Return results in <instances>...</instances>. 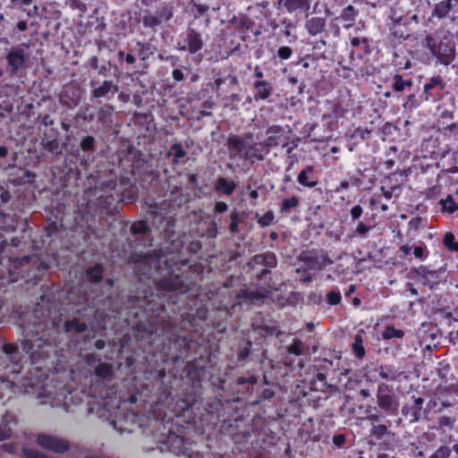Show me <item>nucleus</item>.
I'll list each match as a JSON object with an SVG mask.
<instances>
[{"mask_svg":"<svg viewBox=\"0 0 458 458\" xmlns=\"http://www.w3.org/2000/svg\"><path fill=\"white\" fill-rule=\"evenodd\" d=\"M168 295L167 303L161 304L157 309V314L150 316L146 320L139 319L133 327L136 332V337L140 341L151 342L153 336H161L172 335L174 336L173 347L176 350L172 359L175 361L180 359L190 357L191 350L196 349L198 344L196 341L189 340L184 336L176 335L182 328V322L188 320L195 324L196 317L200 320L207 318L208 310L198 308L195 313L191 304L188 302V292L181 293L177 292H164Z\"/></svg>","mask_w":458,"mask_h":458,"instance_id":"obj_3","label":"nucleus"},{"mask_svg":"<svg viewBox=\"0 0 458 458\" xmlns=\"http://www.w3.org/2000/svg\"><path fill=\"white\" fill-rule=\"evenodd\" d=\"M174 15V4L173 1H162L155 10L150 8L140 9L139 22L146 30L156 32L163 22L170 21Z\"/></svg>","mask_w":458,"mask_h":458,"instance_id":"obj_8","label":"nucleus"},{"mask_svg":"<svg viewBox=\"0 0 458 458\" xmlns=\"http://www.w3.org/2000/svg\"><path fill=\"white\" fill-rule=\"evenodd\" d=\"M391 431L385 424H377L371 427L369 434V444L370 445L390 446Z\"/></svg>","mask_w":458,"mask_h":458,"instance_id":"obj_30","label":"nucleus"},{"mask_svg":"<svg viewBox=\"0 0 458 458\" xmlns=\"http://www.w3.org/2000/svg\"><path fill=\"white\" fill-rule=\"evenodd\" d=\"M362 334L363 330L361 329L354 335V341L352 344V351L354 356L359 360H362L366 355Z\"/></svg>","mask_w":458,"mask_h":458,"instance_id":"obj_53","label":"nucleus"},{"mask_svg":"<svg viewBox=\"0 0 458 458\" xmlns=\"http://www.w3.org/2000/svg\"><path fill=\"white\" fill-rule=\"evenodd\" d=\"M23 339L21 341L22 352L15 344H5L4 352L10 361L15 365L20 364L24 354H28L33 364H38L48 357L49 350L52 348L49 344L42 340L39 335L46 328L43 322L27 324L21 327Z\"/></svg>","mask_w":458,"mask_h":458,"instance_id":"obj_4","label":"nucleus"},{"mask_svg":"<svg viewBox=\"0 0 458 458\" xmlns=\"http://www.w3.org/2000/svg\"><path fill=\"white\" fill-rule=\"evenodd\" d=\"M169 450L175 455H184L191 458L190 454V440L176 434H169L166 439Z\"/></svg>","mask_w":458,"mask_h":458,"instance_id":"obj_32","label":"nucleus"},{"mask_svg":"<svg viewBox=\"0 0 458 458\" xmlns=\"http://www.w3.org/2000/svg\"><path fill=\"white\" fill-rule=\"evenodd\" d=\"M175 224V218L168 220V227L161 232L159 249L152 254L140 256L136 271L148 278L153 276L154 271H160L164 276L157 282L159 291H179L183 293L196 286L199 274L189 265L187 257H184L188 235L184 233H176Z\"/></svg>","mask_w":458,"mask_h":458,"instance_id":"obj_1","label":"nucleus"},{"mask_svg":"<svg viewBox=\"0 0 458 458\" xmlns=\"http://www.w3.org/2000/svg\"><path fill=\"white\" fill-rule=\"evenodd\" d=\"M278 266V259L275 252L267 250L253 255L246 263L247 272L251 275L261 289L268 293L273 288V269Z\"/></svg>","mask_w":458,"mask_h":458,"instance_id":"obj_5","label":"nucleus"},{"mask_svg":"<svg viewBox=\"0 0 458 458\" xmlns=\"http://www.w3.org/2000/svg\"><path fill=\"white\" fill-rule=\"evenodd\" d=\"M405 332L402 329L395 328L393 325H387L381 335L385 341H390L393 339H403Z\"/></svg>","mask_w":458,"mask_h":458,"instance_id":"obj_56","label":"nucleus"},{"mask_svg":"<svg viewBox=\"0 0 458 458\" xmlns=\"http://www.w3.org/2000/svg\"><path fill=\"white\" fill-rule=\"evenodd\" d=\"M38 258L35 255H27L23 257H16L10 259V267L8 268V274L10 281L15 282L18 278L25 277L29 276L30 267L33 264L36 265Z\"/></svg>","mask_w":458,"mask_h":458,"instance_id":"obj_22","label":"nucleus"},{"mask_svg":"<svg viewBox=\"0 0 458 458\" xmlns=\"http://www.w3.org/2000/svg\"><path fill=\"white\" fill-rule=\"evenodd\" d=\"M186 155L187 153L184 150L182 144L180 142L174 143L166 154L168 157H173V165H179L182 162V159H183L186 157Z\"/></svg>","mask_w":458,"mask_h":458,"instance_id":"obj_51","label":"nucleus"},{"mask_svg":"<svg viewBox=\"0 0 458 458\" xmlns=\"http://www.w3.org/2000/svg\"><path fill=\"white\" fill-rule=\"evenodd\" d=\"M28 47L26 44H21L8 50L5 60L7 63L6 72L10 77H21L22 72L28 68L30 57V54L26 51Z\"/></svg>","mask_w":458,"mask_h":458,"instance_id":"obj_10","label":"nucleus"},{"mask_svg":"<svg viewBox=\"0 0 458 458\" xmlns=\"http://www.w3.org/2000/svg\"><path fill=\"white\" fill-rule=\"evenodd\" d=\"M267 292L261 291H251L248 288H241L235 294V303L233 307L236 305L242 306L244 304H251L256 305L259 303H262L264 299L267 297Z\"/></svg>","mask_w":458,"mask_h":458,"instance_id":"obj_28","label":"nucleus"},{"mask_svg":"<svg viewBox=\"0 0 458 458\" xmlns=\"http://www.w3.org/2000/svg\"><path fill=\"white\" fill-rule=\"evenodd\" d=\"M228 23L233 25L242 33L252 30L255 25V21L248 14L242 13L237 15H233V17L228 21Z\"/></svg>","mask_w":458,"mask_h":458,"instance_id":"obj_40","label":"nucleus"},{"mask_svg":"<svg viewBox=\"0 0 458 458\" xmlns=\"http://www.w3.org/2000/svg\"><path fill=\"white\" fill-rule=\"evenodd\" d=\"M351 46L359 49L362 54L369 55L371 52L369 40L367 38H360L354 37L351 38Z\"/></svg>","mask_w":458,"mask_h":458,"instance_id":"obj_62","label":"nucleus"},{"mask_svg":"<svg viewBox=\"0 0 458 458\" xmlns=\"http://www.w3.org/2000/svg\"><path fill=\"white\" fill-rule=\"evenodd\" d=\"M136 178L150 187L158 196L165 195L167 190L166 185L168 182L166 181L162 182L159 171L153 168V165L149 160L147 161V165H144V168L140 169L135 175Z\"/></svg>","mask_w":458,"mask_h":458,"instance_id":"obj_16","label":"nucleus"},{"mask_svg":"<svg viewBox=\"0 0 458 458\" xmlns=\"http://www.w3.org/2000/svg\"><path fill=\"white\" fill-rule=\"evenodd\" d=\"M149 302L148 301L147 296H139V295H128L126 300V304L128 307L132 309H145L146 305Z\"/></svg>","mask_w":458,"mask_h":458,"instance_id":"obj_61","label":"nucleus"},{"mask_svg":"<svg viewBox=\"0 0 458 458\" xmlns=\"http://www.w3.org/2000/svg\"><path fill=\"white\" fill-rule=\"evenodd\" d=\"M448 277L446 264L438 268L431 266L420 265L413 267L410 270V278L415 280L430 292L440 291L446 284Z\"/></svg>","mask_w":458,"mask_h":458,"instance_id":"obj_7","label":"nucleus"},{"mask_svg":"<svg viewBox=\"0 0 458 458\" xmlns=\"http://www.w3.org/2000/svg\"><path fill=\"white\" fill-rule=\"evenodd\" d=\"M151 218H152V225L157 227V228H159L161 226L164 225V228H167V222L170 218H174V216H165L162 214V212L160 210H158V208H155L152 212H151Z\"/></svg>","mask_w":458,"mask_h":458,"instance_id":"obj_57","label":"nucleus"},{"mask_svg":"<svg viewBox=\"0 0 458 458\" xmlns=\"http://www.w3.org/2000/svg\"><path fill=\"white\" fill-rule=\"evenodd\" d=\"M7 172L8 182L13 186H21L35 182L36 174L26 167L8 163L3 169Z\"/></svg>","mask_w":458,"mask_h":458,"instance_id":"obj_21","label":"nucleus"},{"mask_svg":"<svg viewBox=\"0 0 458 458\" xmlns=\"http://www.w3.org/2000/svg\"><path fill=\"white\" fill-rule=\"evenodd\" d=\"M402 17L393 19L392 22L388 24L391 36L396 39H407L410 34L405 29V24H402Z\"/></svg>","mask_w":458,"mask_h":458,"instance_id":"obj_48","label":"nucleus"},{"mask_svg":"<svg viewBox=\"0 0 458 458\" xmlns=\"http://www.w3.org/2000/svg\"><path fill=\"white\" fill-rule=\"evenodd\" d=\"M413 81L411 79H404L403 75L396 73L392 78V89L397 93L407 92L408 100L412 101L415 98L412 92Z\"/></svg>","mask_w":458,"mask_h":458,"instance_id":"obj_34","label":"nucleus"},{"mask_svg":"<svg viewBox=\"0 0 458 458\" xmlns=\"http://www.w3.org/2000/svg\"><path fill=\"white\" fill-rule=\"evenodd\" d=\"M43 101H45V98H41L36 101V103H34V101L28 102L21 98V102L17 106V110L19 114L24 116L28 121L35 122L37 115L38 114L37 108L41 106Z\"/></svg>","mask_w":458,"mask_h":458,"instance_id":"obj_36","label":"nucleus"},{"mask_svg":"<svg viewBox=\"0 0 458 458\" xmlns=\"http://www.w3.org/2000/svg\"><path fill=\"white\" fill-rule=\"evenodd\" d=\"M446 88L447 84L444 78L440 75H434L426 80L421 98L427 102H438L448 94Z\"/></svg>","mask_w":458,"mask_h":458,"instance_id":"obj_18","label":"nucleus"},{"mask_svg":"<svg viewBox=\"0 0 458 458\" xmlns=\"http://www.w3.org/2000/svg\"><path fill=\"white\" fill-rule=\"evenodd\" d=\"M297 182L302 187L312 189L318 184L316 169L314 165H308L297 175Z\"/></svg>","mask_w":458,"mask_h":458,"instance_id":"obj_35","label":"nucleus"},{"mask_svg":"<svg viewBox=\"0 0 458 458\" xmlns=\"http://www.w3.org/2000/svg\"><path fill=\"white\" fill-rule=\"evenodd\" d=\"M8 8L16 9L18 11L23 12L26 13L28 18H32L38 16V6L34 4L31 9L25 8L21 5V0H10V4H8Z\"/></svg>","mask_w":458,"mask_h":458,"instance_id":"obj_54","label":"nucleus"},{"mask_svg":"<svg viewBox=\"0 0 458 458\" xmlns=\"http://www.w3.org/2000/svg\"><path fill=\"white\" fill-rule=\"evenodd\" d=\"M104 272L105 268L101 263L89 266L85 270L86 280L92 284H98L103 280Z\"/></svg>","mask_w":458,"mask_h":458,"instance_id":"obj_44","label":"nucleus"},{"mask_svg":"<svg viewBox=\"0 0 458 458\" xmlns=\"http://www.w3.org/2000/svg\"><path fill=\"white\" fill-rule=\"evenodd\" d=\"M443 245L452 252H458V242L452 232H447L443 237Z\"/></svg>","mask_w":458,"mask_h":458,"instance_id":"obj_64","label":"nucleus"},{"mask_svg":"<svg viewBox=\"0 0 458 458\" xmlns=\"http://www.w3.org/2000/svg\"><path fill=\"white\" fill-rule=\"evenodd\" d=\"M270 152L269 147L263 141L252 142L244 149L242 157L245 160L254 163L255 161H264L267 155Z\"/></svg>","mask_w":458,"mask_h":458,"instance_id":"obj_31","label":"nucleus"},{"mask_svg":"<svg viewBox=\"0 0 458 458\" xmlns=\"http://www.w3.org/2000/svg\"><path fill=\"white\" fill-rule=\"evenodd\" d=\"M13 199V196L8 189V186H4L0 183V220L4 218L6 214L3 207L9 204Z\"/></svg>","mask_w":458,"mask_h":458,"instance_id":"obj_59","label":"nucleus"},{"mask_svg":"<svg viewBox=\"0 0 458 458\" xmlns=\"http://www.w3.org/2000/svg\"><path fill=\"white\" fill-rule=\"evenodd\" d=\"M426 39L432 55L438 59L440 64L448 65L454 60L455 47L451 40L444 39L437 45L431 37H427Z\"/></svg>","mask_w":458,"mask_h":458,"instance_id":"obj_20","label":"nucleus"},{"mask_svg":"<svg viewBox=\"0 0 458 458\" xmlns=\"http://www.w3.org/2000/svg\"><path fill=\"white\" fill-rule=\"evenodd\" d=\"M424 402L423 397L412 395L411 401L403 405L401 410L402 415L409 423L418 422L422 417L427 418L428 411L427 409L423 410Z\"/></svg>","mask_w":458,"mask_h":458,"instance_id":"obj_24","label":"nucleus"},{"mask_svg":"<svg viewBox=\"0 0 458 458\" xmlns=\"http://www.w3.org/2000/svg\"><path fill=\"white\" fill-rule=\"evenodd\" d=\"M253 329L254 331L259 330L260 334H265L267 335H276V337H279L284 333L279 329V327L276 324L274 325H267V324H260L259 326H255L254 324Z\"/></svg>","mask_w":458,"mask_h":458,"instance_id":"obj_58","label":"nucleus"},{"mask_svg":"<svg viewBox=\"0 0 458 458\" xmlns=\"http://www.w3.org/2000/svg\"><path fill=\"white\" fill-rule=\"evenodd\" d=\"M52 327L57 333H64L72 342H79L80 338H84L88 331V325L80 318L73 317L63 321L62 318H55L52 321Z\"/></svg>","mask_w":458,"mask_h":458,"instance_id":"obj_12","label":"nucleus"},{"mask_svg":"<svg viewBox=\"0 0 458 458\" xmlns=\"http://www.w3.org/2000/svg\"><path fill=\"white\" fill-rule=\"evenodd\" d=\"M257 386L258 377L253 374H247L233 380L226 391L235 401H245L253 394Z\"/></svg>","mask_w":458,"mask_h":458,"instance_id":"obj_11","label":"nucleus"},{"mask_svg":"<svg viewBox=\"0 0 458 458\" xmlns=\"http://www.w3.org/2000/svg\"><path fill=\"white\" fill-rule=\"evenodd\" d=\"M286 128L287 130L278 124H272L267 126L266 130L267 139L264 140V142L267 147H269V148H276L279 146L283 140H289L287 134L292 132V129L288 125Z\"/></svg>","mask_w":458,"mask_h":458,"instance_id":"obj_26","label":"nucleus"},{"mask_svg":"<svg viewBox=\"0 0 458 458\" xmlns=\"http://www.w3.org/2000/svg\"><path fill=\"white\" fill-rule=\"evenodd\" d=\"M182 42L183 45L178 42L176 48L180 51L188 52L190 55H193L195 62L200 63L204 58L200 51L205 46L201 32L189 25L182 38Z\"/></svg>","mask_w":458,"mask_h":458,"instance_id":"obj_13","label":"nucleus"},{"mask_svg":"<svg viewBox=\"0 0 458 458\" xmlns=\"http://www.w3.org/2000/svg\"><path fill=\"white\" fill-rule=\"evenodd\" d=\"M305 30L310 36H317L326 30L327 19L325 17L314 16L309 18V13H305Z\"/></svg>","mask_w":458,"mask_h":458,"instance_id":"obj_39","label":"nucleus"},{"mask_svg":"<svg viewBox=\"0 0 458 458\" xmlns=\"http://www.w3.org/2000/svg\"><path fill=\"white\" fill-rule=\"evenodd\" d=\"M327 43L325 39H319L313 43V54L312 55H307L305 56V59H311L313 61H317L320 58L326 59L325 53L327 51Z\"/></svg>","mask_w":458,"mask_h":458,"instance_id":"obj_50","label":"nucleus"},{"mask_svg":"<svg viewBox=\"0 0 458 458\" xmlns=\"http://www.w3.org/2000/svg\"><path fill=\"white\" fill-rule=\"evenodd\" d=\"M378 408L386 415L396 414L399 407L398 399L390 386L385 383L377 386L376 394Z\"/></svg>","mask_w":458,"mask_h":458,"instance_id":"obj_19","label":"nucleus"},{"mask_svg":"<svg viewBox=\"0 0 458 458\" xmlns=\"http://www.w3.org/2000/svg\"><path fill=\"white\" fill-rule=\"evenodd\" d=\"M236 182L227 177L218 176L214 182V190L218 194L231 196L236 190Z\"/></svg>","mask_w":458,"mask_h":458,"instance_id":"obj_41","label":"nucleus"},{"mask_svg":"<svg viewBox=\"0 0 458 458\" xmlns=\"http://www.w3.org/2000/svg\"><path fill=\"white\" fill-rule=\"evenodd\" d=\"M89 106L81 107L80 110L74 114L75 127H80V122L89 123L94 121L95 114H88Z\"/></svg>","mask_w":458,"mask_h":458,"instance_id":"obj_60","label":"nucleus"},{"mask_svg":"<svg viewBox=\"0 0 458 458\" xmlns=\"http://www.w3.org/2000/svg\"><path fill=\"white\" fill-rule=\"evenodd\" d=\"M296 259L298 264H302L309 271H320L326 267L316 249L301 250Z\"/></svg>","mask_w":458,"mask_h":458,"instance_id":"obj_27","label":"nucleus"},{"mask_svg":"<svg viewBox=\"0 0 458 458\" xmlns=\"http://www.w3.org/2000/svg\"><path fill=\"white\" fill-rule=\"evenodd\" d=\"M454 6L455 4H452V0H441L435 4L431 15L439 20L447 18Z\"/></svg>","mask_w":458,"mask_h":458,"instance_id":"obj_46","label":"nucleus"},{"mask_svg":"<svg viewBox=\"0 0 458 458\" xmlns=\"http://www.w3.org/2000/svg\"><path fill=\"white\" fill-rule=\"evenodd\" d=\"M253 98L256 101L267 100L274 93L273 83L269 81H254L252 83Z\"/></svg>","mask_w":458,"mask_h":458,"instance_id":"obj_37","label":"nucleus"},{"mask_svg":"<svg viewBox=\"0 0 458 458\" xmlns=\"http://www.w3.org/2000/svg\"><path fill=\"white\" fill-rule=\"evenodd\" d=\"M131 236L127 238L131 248H147L153 245L154 238L149 225L145 220L133 222L130 226Z\"/></svg>","mask_w":458,"mask_h":458,"instance_id":"obj_14","label":"nucleus"},{"mask_svg":"<svg viewBox=\"0 0 458 458\" xmlns=\"http://www.w3.org/2000/svg\"><path fill=\"white\" fill-rule=\"evenodd\" d=\"M253 139V134L251 132H245L242 136L238 135H230L227 139L226 145L229 149V157L231 158H234L242 152L245 148H247L248 140H251Z\"/></svg>","mask_w":458,"mask_h":458,"instance_id":"obj_33","label":"nucleus"},{"mask_svg":"<svg viewBox=\"0 0 458 458\" xmlns=\"http://www.w3.org/2000/svg\"><path fill=\"white\" fill-rule=\"evenodd\" d=\"M225 83H226L229 88H234L238 86L239 81L233 73H225L223 71H219L214 81L213 89L218 91L221 89V86Z\"/></svg>","mask_w":458,"mask_h":458,"instance_id":"obj_45","label":"nucleus"},{"mask_svg":"<svg viewBox=\"0 0 458 458\" xmlns=\"http://www.w3.org/2000/svg\"><path fill=\"white\" fill-rule=\"evenodd\" d=\"M90 98L110 101L119 91V86L113 80L93 77L89 81Z\"/></svg>","mask_w":458,"mask_h":458,"instance_id":"obj_17","label":"nucleus"},{"mask_svg":"<svg viewBox=\"0 0 458 458\" xmlns=\"http://www.w3.org/2000/svg\"><path fill=\"white\" fill-rule=\"evenodd\" d=\"M85 185L84 194L88 200L78 205L74 219L87 228L92 227L96 216L105 226L107 223L105 216L120 215V203H132L138 199L135 182L128 176L118 179L114 169L95 170L87 177Z\"/></svg>","mask_w":458,"mask_h":458,"instance_id":"obj_2","label":"nucleus"},{"mask_svg":"<svg viewBox=\"0 0 458 458\" xmlns=\"http://www.w3.org/2000/svg\"><path fill=\"white\" fill-rule=\"evenodd\" d=\"M42 148L51 154L54 158H59L63 156V147L59 140H47L40 142Z\"/></svg>","mask_w":458,"mask_h":458,"instance_id":"obj_52","label":"nucleus"},{"mask_svg":"<svg viewBox=\"0 0 458 458\" xmlns=\"http://www.w3.org/2000/svg\"><path fill=\"white\" fill-rule=\"evenodd\" d=\"M37 443L44 449L55 454H64L70 450L69 441L48 434H39L37 437Z\"/></svg>","mask_w":458,"mask_h":458,"instance_id":"obj_25","label":"nucleus"},{"mask_svg":"<svg viewBox=\"0 0 458 458\" xmlns=\"http://www.w3.org/2000/svg\"><path fill=\"white\" fill-rule=\"evenodd\" d=\"M155 49L149 42L137 41L131 52H134L140 61L147 62Z\"/></svg>","mask_w":458,"mask_h":458,"instance_id":"obj_47","label":"nucleus"},{"mask_svg":"<svg viewBox=\"0 0 458 458\" xmlns=\"http://www.w3.org/2000/svg\"><path fill=\"white\" fill-rule=\"evenodd\" d=\"M98 154V140L93 135H82L78 147L71 153L72 157L79 160L80 165L88 170L96 160Z\"/></svg>","mask_w":458,"mask_h":458,"instance_id":"obj_9","label":"nucleus"},{"mask_svg":"<svg viewBox=\"0 0 458 458\" xmlns=\"http://www.w3.org/2000/svg\"><path fill=\"white\" fill-rule=\"evenodd\" d=\"M438 203L441 206V211L443 213L451 215L458 210V203L450 194H448L445 199H441Z\"/></svg>","mask_w":458,"mask_h":458,"instance_id":"obj_55","label":"nucleus"},{"mask_svg":"<svg viewBox=\"0 0 458 458\" xmlns=\"http://www.w3.org/2000/svg\"><path fill=\"white\" fill-rule=\"evenodd\" d=\"M301 206V198L298 196H292L282 199L279 208V214L282 216H288L293 210Z\"/></svg>","mask_w":458,"mask_h":458,"instance_id":"obj_49","label":"nucleus"},{"mask_svg":"<svg viewBox=\"0 0 458 458\" xmlns=\"http://www.w3.org/2000/svg\"><path fill=\"white\" fill-rule=\"evenodd\" d=\"M311 0H277L275 6L279 11L287 13H308L310 9Z\"/></svg>","mask_w":458,"mask_h":458,"instance_id":"obj_29","label":"nucleus"},{"mask_svg":"<svg viewBox=\"0 0 458 458\" xmlns=\"http://www.w3.org/2000/svg\"><path fill=\"white\" fill-rule=\"evenodd\" d=\"M110 163L120 167L125 174L135 176L139 171L147 165L148 159L145 158L141 150L136 148L132 144L121 146L114 154L109 157Z\"/></svg>","mask_w":458,"mask_h":458,"instance_id":"obj_6","label":"nucleus"},{"mask_svg":"<svg viewBox=\"0 0 458 458\" xmlns=\"http://www.w3.org/2000/svg\"><path fill=\"white\" fill-rule=\"evenodd\" d=\"M286 352L295 356L303 355L306 352L303 342L299 338H293V343L287 345Z\"/></svg>","mask_w":458,"mask_h":458,"instance_id":"obj_63","label":"nucleus"},{"mask_svg":"<svg viewBox=\"0 0 458 458\" xmlns=\"http://www.w3.org/2000/svg\"><path fill=\"white\" fill-rule=\"evenodd\" d=\"M373 129L358 127L350 135L348 139V149L353 151L360 143L371 139Z\"/></svg>","mask_w":458,"mask_h":458,"instance_id":"obj_38","label":"nucleus"},{"mask_svg":"<svg viewBox=\"0 0 458 458\" xmlns=\"http://www.w3.org/2000/svg\"><path fill=\"white\" fill-rule=\"evenodd\" d=\"M311 439L324 444H328L331 439L334 449H347L353 445L355 436L350 428H342L336 429L332 437L329 434L318 433L314 435Z\"/></svg>","mask_w":458,"mask_h":458,"instance_id":"obj_15","label":"nucleus"},{"mask_svg":"<svg viewBox=\"0 0 458 458\" xmlns=\"http://www.w3.org/2000/svg\"><path fill=\"white\" fill-rule=\"evenodd\" d=\"M358 15L359 10H357L353 5L349 4L344 7L341 13L336 17L343 22V27L345 30H349L354 26Z\"/></svg>","mask_w":458,"mask_h":458,"instance_id":"obj_42","label":"nucleus"},{"mask_svg":"<svg viewBox=\"0 0 458 458\" xmlns=\"http://www.w3.org/2000/svg\"><path fill=\"white\" fill-rule=\"evenodd\" d=\"M83 89L74 84H68L64 87L58 95V101L65 110H73L82 101Z\"/></svg>","mask_w":458,"mask_h":458,"instance_id":"obj_23","label":"nucleus"},{"mask_svg":"<svg viewBox=\"0 0 458 458\" xmlns=\"http://www.w3.org/2000/svg\"><path fill=\"white\" fill-rule=\"evenodd\" d=\"M377 371L382 379L389 381L396 380L403 374L401 369L394 364H382L377 369Z\"/></svg>","mask_w":458,"mask_h":458,"instance_id":"obj_43","label":"nucleus"}]
</instances>
